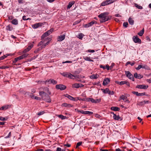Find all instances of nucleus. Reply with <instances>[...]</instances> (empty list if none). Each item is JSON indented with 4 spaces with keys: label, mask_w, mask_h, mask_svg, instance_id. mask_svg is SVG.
<instances>
[{
    "label": "nucleus",
    "mask_w": 151,
    "mask_h": 151,
    "mask_svg": "<svg viewBox=\"0 0 151 151\" xmlns=\"http://www.w3.org/2000/svg\"><path fill=\"white\" fill-rule=\"evenodd\" d=\"M12 27L10 25H9L6 27V29L7 30L10 31L12 30Z\"/></svg>",
    "instance_id": "72a5a7b5"
},
{
    "label": "nucleus",
    "mask_w": 151,
    "mask_h": 151,
    "mask_svg": "<svg viewBox=\"0 0 151 151\" xmlns=\"http://www.w3.org/2000/svg\"><path fill=\"white\" fill-rule=\"evenodd\" d=\"M10 107V106L9 105H4L1 107L0 108V110H3L4 109H6L9 108Z\"/></svg>",
    "instance_id": "6ab92c4d"
},
{
    "label": "nucleus",
    "mask_w": 151,
    "mask_h": 151,
    "mask_svg": "<svg viewBox=\"0 0 151 151\" xmlns=\"http://www.w3.org/2000/svg\"><path fill=\"white\" fill-rule=\"evenodd\" d=\"M125 74L127 76L129 79L133 81H134V78L133 75L129 71H125Z\"/></svg>",
    "instance_id": "20e7f679"
},
{
    "label": "nucleus",
    "mask_w": 151,
    "mask_h": 151,
    "mask_svg": "<svg viewBox=\"0 0 151 151\" xmlns=\"http://www.w3.org/2000/svg\"><path fill=\"white\" fill-rule=\"evenodd\" d=\"M115 83L117 84L122 85L125 84V81H121V82L116 81Z\"/></svg>",
    "instance_id": "473e14b6"
},
{
    "label": "nucleus",
    "mask_w": 151,
    "mask_h": 151,
    "mask_svg": "<svg viewBox=\"0 0 151 151\" xmlns=\"http://www.w3.org/2000/svg\"><path fill=\"white\" fill-rule=\"evenodd\" d=\"M97 23V22L96 21H92L87 24H84V27L86 28L88 27H91L94 23Z\"/></svg>",
    "instance_id": "ddd939ff"
},
{
    "label": "nucleus",
    "mask_w": 151,
    "mask_h": 151,
    "mask_svg": "<svg viewBox=\"0 0 151 151\" xmlns=\"http://www.w3.org/2000/svg\"><path fill=\"white\" fill-rule=\"evenodd\" d=\"M145 104V102H144V101H142L140 102H139L138 103V105L139 106H143Z\"/></svg>",
    "instance_id": "864d4df0"
},
{
    "label": "nucleus",
    "mask_w": 151,
    "mask_h": 151,
    "mask_svg": "<svg viewBox=\"0 0 151 151\" xmlns=\"http://www.w3.org/2000/svg\"><path fill=\"white\" fill-rule=\"evenodd\" d=\"M11 55L10 54H6V55H4L3 56H2L0 57V61L4 60L5 58L7 57L8 56Z\"/></svg>",
    "instance_id": "bb28decb"
},
{
    "label": "nucleus",
    "mask_w": 151,
    "mask_h": 151,
    "mask_svg": "<svg viewBox=\"0 0 151 151\" xmlns=\"http://www.w3.org/2000/svg\"><path fill=\"white\" fill-rule=\"evenodd\" d=\"M28 54L27 53L24 54L22 55L21 56H20V58H21V59H22L24 58H26L28 56Z\"/></svg>",
    "instance_id": "f704fd0d"
},
{
    "label": "nucleus",
    "mask_w": 151,
    "mask_h": 151,
    "mask_svg": "<svg viewBox=\"0 0 151 151\" xmlns=\"http://www.w3.org/2000/svg\"><path fill=\"white\" fill-rule=\"evenodd\" d=\"M84 36V35L81 33H80L78 35V38L80 39H81Z\"/></svg>",
    "instance_id": "4c0bfd02"
},
{
    "label": "nucleus",
    "mask_w": 151,
    "mask_h": 151,
    "mask_svg": "<svg viewBox=\"0 0 151 151\" xmlns=\"http://www.w3.org/2000/svg\"><path fill=\"white\" fill-rule=\"evenodd\" d=\"M49 44V42H47L46 43L43 44V45L41 46L43 48H45V47Z\"/></svg>",
    "instance_id": "13d9d810"
},
{
    "label": "nucleus",
    "mask_w": 151,
    "mask_h": 151,
    "mask_svg": "<svg viewBox=\"0 0 151 151\" xmlns=\"http://www.w3.org/2000/svg\"><path fill=\"white\" fill-rule=\"evenodd\" d=\"M57 83V81L53 79H51V84L52 83L54 85L56 84Z\"/></svg>",
    "instance_id": "c03bdc74"
},
{
    "label": "nucleus",
    "mask_w": 151,
    "mask_h": 151,
    "mask_svg": "<svg viewBox=\"0 0 151 151\" xmlns=\"http://www.w3.org/2000/svg\"><path fill=\"white\" fill-rule=\"evenodd\" d=\"M133 40L134 42L135 43H141V40L139 39L137 36H134L133 37Z\"/></svg>",
    "instance_id": "1a4fd4ad"
},
{
    "label": "nucleus",
    "mask_w": 151,
    "mask_h": 151,
    "mask_svg": "<svg viewBox=\"0 0 151 151\" xmlns=\"http://www.w3.org/2000/svg\"><path fill=\"white\" fill-rule=\"evenodd\" d=\"M113 118L116 120H119V119L120 118V117L119 115H117L116 114H114V115L113 116Z\"/></svg>",
    "instance_id": "c756f323"
},
{
    "label": "nucleus",
    "mask_w": 151,
    "mask_h": 151,
    "mask_svg": "<svg viewBox=\"0 0 151 151\" xmlns=\"http://www.w3.org/2000/svg\"><path fill=\"white\" fill-rule=\"evenodd\" d=\"M144 29L143 28L142 30H141L140 31V32H138L137 34L140 36H141L144 33Z\"/></svg>",
    "instance_id": "2f4dec72"
},
{
    "label": "nucleus",
    "mask_w": 151,
    "mask_h": 151,
    "mask_svg": "<svg viewBox=\"0 0 151 151\" xmlns=\"http://www.w3.org/2000/svg\"><path fill=\"white\" fill-rule=\"evenodd\" d=\"M120 99H122L125 102L127 101L128 103H129V101L128 100L127 98V97L125 96L122 95L120 97Z\"/></svg>",
    "instance_id": "2eb2a0df"
},
{
    "label": "nucleus",
    "mask_w": 151,
    "mask_h": 151,
    "mask_svg": "<svg viewBox=\"0 0 151 151\" xmlns=\"http://www.w3.org/2000/svg\"><path fill=\"white\" fill-rule=\"evenodd\" d=\"M91 101L92 103H97L101 101V99H94L92 98H89V102Z\"/></svg>",
    "instance_id": "9d476101"
},
{
    "label": "nucleus",
    "mask_w": 151,
    "mask_h": 151,
    "mask_svg": "<svg viewBox=\"0 0 151 151\" xmlns=\"http://www.w3.org/2000/svg\"><path fill=\"white\" fill-rule=\"evenodd\" d=\"M109 89L107 88L105 89L102 88L101 89V90L104 93H109Z\"/></svg>",
    "instance_id": "c85d7f7f"
},
{
    "label": "nucleus",
    "mask_w": 151,
    "mask_h": 151,
    "mask_svg": "<svg viewBox=\"0 0 151 151\" xmlns=\"http://www.w3.org/2000/svg\"><path fill=\"white\" fill-rule=\"evenodd\" d=\"M22 19L23 20H31V19L30 18H26V16H24L22 17Z\"/></svg>",
    "instance_id": "5fc2aeb1"
},
{
    "label": "nucleus",
    "mask_w": 151,
    "mask_h": 151,
    "mask_svg": "<svg viewBox=\"0 0 151 151\" xmlns=\"http://www.w3.org/2000/svg\"><path fill=\"white\" fill-rule=\"evenodd\" d=\"M108 3V5L113 3L115 0H107Z\"/></svg>",
    "instance_id": "6e6d98bb"
},
{
    "label": "nucleus",
    "mask_w": 151,
    "mask_h": 151,
    "mask_svg": "<svg viewBox=\"0 0 151 151\" xmlns=\"http://www.w3.org/2000/svg\"><path fill=\"white\" fill-rule=\"evenodd\" d=\"M45 42L47 41L49 42L50 43V41L51 40V37H47L45 38V39H44Z\"/></svg>",
    "instance_id": "49530a36"
},
{
    "label": "nucleus",
    "mask_w": 151,
    "mask_h": 151,
    "mask_svg": "<svg viewBox=\"0 0 151 151\" xmlns=\"http://www.w3.org/2000/svg\"><path fill=\"white\" fill-rule=\"evenodd\" d=\"M62 106H64L67 108H70L73 107V106L70 104H68L66 103H63L61 105Z\"/></svg>",
    "instance_id": "dca6fc26"
},
{
    "label": "nucleus",
    "mask_w": 151,
    "mask_h": 151,
    "mask_svg": "<svg viewBox=\"0 0 151 151\" xmlns=\"http://www.w3.org/2000/svg\"><path fill=\"white\" fill-rule=\"evenodd\" d=\"M134 5L138 9H143V7L142 6L139 5L135 3L134 4Z\"/></svg>",
    "instance_id": "79ce46f5"
},
{
    "label": "nucleus",
    "mask_w": 151,
    "mask_h": 151,
    "mask_svg": "<svg viewBox=\"0 0 151 151\" xmlns=\"http://www.w3.org/2000/svg\"><path fill=\"white\" fill-rule=\"evenodd\" d=\"M56 88L57 89H60L63 90L66 89V87L63 84L56 85L55 86Z\"/></svg>",
    "instance_id": "423d86ee"
},
{
    "label": "nucleus",
    "mask_w": 151,
    "mask_h": 151,
    "mask_svg": "<svg viewBox=\"0 0 151 151\" xmlns=\"http://www.w3.org/2000/svg\"><path fill=\"white\" fill-rule=\"evenodd\" d=\"M51 84V79L46 80L45 82V84Z\"/></svg>",
    "instance_id": "de8ad7c7"
},
{
    "label": "nucleus",
    "mask_w": 151,
    "mask_h": 151,
    "mask_svg": "<svg viewBox=\"0 0 151 151\" xmlns=\"http://www.w3.org/2000/svg\"><path fill=\"white\" fill-rule=\"evenodd\" d=\"M65 96L66 97L68 98L69 99H70L71 100L73 99V97L68 94H66V95H65Z\"/></svg>",
    "instance_id": "e433bc0d"
},
{
    "label": "nucleus",
    "mask_w": 151,
    "mask_h": 151,
    "mask_svg": "<svg viewBox=\"0 0 151 151\" xmlns=\"http://www.w3.org/2000/svg\"><path fill=\"white\" fill-rule=\"evenodd\" d=\"M40 41L38 45V46H42L43 45V43L45 42L44 40V39Z\"/></svg>",
    "instance_id": "58836bf2"
},
{
    "label": "nucleus",
    "mask_w": 151,
    "mask_h": 151,
    "mask_svg": "<svg viewBox=\"0 0 151 151\" xmlns=\"http://www.w3.org/2000/svg\"><path fill=\"white\" fill-rule=\"evenodd\" d=\"M14 25H17L18 24V21L17 19H13L11 22Z\"/></svg>",
    "instance_id": "393cba45"
},
{
    "label": "nucleus",
    "mask_w": 151,
    "mask_h": 151,
    "mask_svg": "<svg viewBox=\"0 0 151 151\" xmlns=\"http://www.w3.org/2000/svg\"><path fill=\"white\" fill-rule=\"evenodd\" d=\"M11 132H9L8 135L5 137H4V138L5 139H7V138H9V137H10L11 136Z\"/></svg>",
    "instance_id": "338daca9"
},
{
    "label": "nucleus",
    "mask_w": 151,
    "mask_h": 151,
    "mask_svg": "<svg viewBox=\"0 0 151 151\" xmlns=\"http://www.w3.org/2000/svg\"><path fill=\"white\" fill-rule=\"evenodd\" d=\"M132 93L136 95V96H139V93L138 92L133 91L132 92Z\"/></svg>",
    "instance_id": "052dcab7"
},
{
    "label": "nucleus",
    "mask_w": 151,
    "mask_h": 151,
    "mask_svg": "<svg viewBox=\"0 0 151 151\" xmlns=\"http://www.w3.org/2000/svg\"><path fill=\"white\" fill-rule=\"evenodd\" d=\"M33 45H31L28 46V47L26 48V50H27V51H29L33 47Z\"/></svg>",
    "instance_id": "3c124183"
},
{
    "label": "nucleus",
    "mask_w": 151,
    "mask_h": 151,
    "mask_svg": "<svg viewBox=\"0 0 151 151\" xmlns=\"http://www.w3.org/2000/svg\"><path fill=\"white\" fill-rule=\"evenodd\" d=\"M39 95L41 97L42 99L45 101L47 102L50 103L51 101L50 97L43 91L39 92Z\"/></svg>",
    "instance_id": "f257e3e1"
},
{
    "label": "nucleus",
    "mask_w": 151,
    "mask_h": 151,
    "mask_svg": "<svg viewBox=\"0 0 151 151\" xmlns=\"http://www.w3.org/2000/svg\"><path fill=\"white\" fill-rule=\"evenodd\" d=\"M109 78H107L104 79L103 81V84L104 86L107 85L110 82Z\"/></svg>",
    "instance_id": "4468645a"
},
{
    "label": "nucleus",
    "mask_w": 151,
    "mask_h": 151,
    "mask_svg": "<svg viewBox=\"0 0 151 151\" xmlns=\"http://www.w3.org/2000/svg\"><path fill=\"white\" fill-rule=\"evenodd\" d=\"M57 116L62 120L65 119H67L68 118V117H67L65 116H64L62 114L58 115H57Z\"/></svg>",
    "instance_id": "aec40b11"
},
{
    "label": "nucleus",
    "mask_w": 151,
    "mask_h": 151,
    "mask_svg": "<svg viewBox=\"0 0 151 151\" xmlns=\"http://www.w3.org/2000/svg\"><path fill=\"white\" fill-rule=\"evenodd\" d=\"M65 149H63L62 150L60 147H57L56 151H65Z\"/></svg>",
    "instance_id": "4d7b16f0"
},
{
    "label": "nucleus",
    "mask_w": 151,
    "mask_h": 151,
    "mask_svg": "<svg viewBox=\"0 0 151 151\" xmlns=\"http://www.w3.org/2000/svg\"><path fill=\"white\" fill-rule=\"evenodd\" d=\"M62 74L63 76L64 77L69 78L71 79H74L73 77H77V76H75L73 75H72L70 73L67 72H63Z\"/></svg>",
    "instance_id": "f03ea898"
},
{
    "label": "nucleus",
    "mask_w": 151,
    "mask_h": 151,
    "mask_svg": "<svg viewBox=\"0 0 151 151\" xmlns=\"http://www.w3.org/2000/svg\"><path fill=\"white\" fill-rule=\"evenodd\" d=\"M82 142L81 141V142H78L77 143V144H76V148H78V147H79V146H81L82 145Z\"/></svg>",
    "instance_id": "a18cd8bd"
},
{
    "label": "nucleus",
    "mask_w": 151,
    "mask_h": 151,
    "mask_svg": "<svg viewBox=\"0 0 151 151\" xmlns=\"http://www.w3.org/2000/svg\"><path fill=\"white\" fill-rule=\"evenodd\" d=\"M128 22L130 24L133 25L134 24V21L132 18L129 17L128 19Z\"/></svg>",
    "instance_id": "a878e982"
},
{
    "label": "nucleus",
    "mask_w": 151,
    "mask_h": 151,
    "mask_svg": "<svg viewBox=\"0 0 151 151\" xmlns=\"http://www.w3.org/2000/svg\"><path fill=\"white\" fill-rule=\"evenodd\" d=\"M43 48V47H42V46H41L40 47H39L38 49H36L35 50L34 52L35 53H37L38 52V51L41 50H42Z\"/></svg>",
    "instance_id": "a19ab883"
},
{
    "label": "nucleus",
    "mask_w": 151,
    "mask_h": 151,
    "mask_svg": "<svg viewBox=\"0 0 151 151\" xmlns=\"http://www.w3.org/2000/svg\"><path fill=\"white\" fill-rule=\"evenodd\" d=\"M43 24L42 22H38L32 25V27L34 29H37L42 26Z\"/></svg>",
    "instance_id": "6e6552de"
},
{
    "label": "nucleus",
    "mask_w": 151,
    "mask_h": 151,
    "mask_svg": "<svg viewBox=\"0 0 151 151\" xmlns=\"http://www.w3.org/2000/svg\"><path fill=\"white\" fill-rule=\"evenodd\" d=\"M83 59L86 61H88L90 62H93V60L91 59L90 57L87 56L83 57Z\"/></svg>",
    "instance_id": "4be33fe9"
},
{
    "label": "nucleus",
    "mask_w": 151,
    "mask_h": 151,
    "mask_svg": "<svg viewBox=\"0 0 151 151\" xmlns=\"http://www.w3.org/2000/svg\"><path fill=\"white\" fill-rule=\"evenodd\" d=\"M7 119V117H3L2 116H0V120L2 121H6Z\"/></svg>",
    "instance_id": "37998d69"
},
{
    "label": "nucleus",
    "mask_w": 151,
    "mask_h": 151,
    "mask_svg": "<svg viewBox=\"0 0 151 151\" xmlns=\"http://www.w3.org/2000/svg\"><path fill=\"white\" fill-rule=\"evenodd\" d=\"M75 2L74 1H72L71 2H69L67 6V9H68L71 8L73 5L75 4Z\"/></svg>",
    "instance_id": "a211bd4d"
},
{
    "label": "nucleus",
    "mask_w": 151,
    "mask_h": 151,
    "mask_svg": "<svg viewBox=\"0 0 151 151\" xmlns=\"http://www.w3.org/2000/svg\"><path fill=\"white\" fill-rule=\"evenodd\" d=\"M78 112L81 113L82 114H88L89 115H92L93 114V112L88 111H84L83 110H78Z\"/></svg>",
    "instance_id": "0eeeda50"
},
{
    "label": "nucleus",
    "mask_w": 151,
    "mask_h": 151,
    "mask_svg": "<svg viewBox=\"0 0 151 151\" xmlns=\"http://www.w3.org/2000/svg\"><path fill=\"white\" fill-rule=\"evenodd\" d=\"M144 95H146L147 96V95H145V92L142 93H139V96H142Z\"/></svg>",
    "instance_id": "e2e57ef3"
},
{
    "label": "nucleus",
    "mask_w": 151,
    "mask_h": 151,
    "mask_svg": "<svg viewBox=\"0 0 151 151\" xmlns=\"http://www.w3.org/2000/svg\"><path fill=\"white\" fill-rule=\"evenodd\" d=\"M33 45H31L28 46V47L26 48V50H27V51H29L33 47Z\"/></svg>",
    "instance_id": "603ef678"
},
{
    "label": "nucleus",
    "mask_w": 151,
    "mask_h": 151,
    "mask_svg": "<svg viewBox=\"0 0 151 151\" xmlns=\"http://www.w3.org/2000/svg\"><path fill=\"white\" fill-rule=\"evenodd\" d=\"M109 14V13L108 12H106L101 13L98 15V17L101 19H104L106 17V16L108 15Z\"/></svg>",
    "instance_id": "39448f33"
},
{
    "label": "nucleus",
    "mask_w": 151,
    "mask_h": 151,
    "mask_svg": "<svg viewBox=\"0 0 151 151\" xmlns=\"http://www.w3.org/2000/svg\"><path fill=\"white\" fill-rule=\"evenodd\" d=\"M108 5V3L107 1L106 0L103 1L101 3L100 6H104Z\"/></svg>",
    "instance_id": "cd10ccee"
},
{
    "label": "nucleus",
    "mask_w": 151,
    "mask_h": 151,
    "mask_svg": "<svg viewBox=\"0 0 151 151\" xmlns=\"http://www.w3.org/2000/svg\"><path fill=\"white\" fill-rule=\"evenodd\" d=\"M143 76L142 75L140 74H139L137 76V78L139 79H140L143 77Z\"/></svg>",
    "instance_id": "0e129e2a"
},
{
    "label": "nucleus",
    "mask_w": 151,
    "mask_h": 151,
    "mask_svg": "<svg viewBox=\"0 0 151 151\" xmlns=\"http://www.w3.org/2000/svg\"><path fill=\"white\" fill-rule=\"evenodd\" d=\"M128 25V23L127 22H124L123 24V26L125 27H127Z\"/></svg>",
    "instance_id": "bf43d9fd"
},
{
    "label": "nucleus",
    "mask_w": 151,
    "mask_h": 151,
    "mask_svg": "<svg viewBox=\"0 0 151 151\" xmlns=\"http://www.w3.org/2000/svg\"><path fill=\"white\" fill-rule=\"evenodd\" d=\"M33 45H31L28 46V47L26 48V50H27V51H29L33 47Z\"/></svg>",
    "instance_id": "8fccbe9b"
},
{
    "label": "nucleus",
    "mask_w": 151,
    "mask_h": 151,
    "mask_svg": "<svg viewBox=\"0 0 151 151\" xmlns=\"http://www.w3.org/2000/svg\"><path fill=\"white\" fill-rule=\"evenodd\" d=\"M33 45H31L28 46V47L26 48V50H27V51H29L33 47Z\"/></svg>",
    "instance_id": "09e8293b"
},
{
    "label": "nucleus",
    "mask_w": 151,
    "mask_h": 151,
    "mask_svg": "<svg viewBox=\"0 0 151 151\" xmlns=\"http://www.w3.org/2000/svg\"><path fill=\"white\" fill-rule=\"evenodd\" d=\"M114 93V91H111L109 90V93H108L111 95H113Z\"/></svg>",
    "instance_id": "69168bd1"
},
{
    "label": "nucleus",
    "mask_w": 151,
    "mask_h": 151,
    "mask_svg": "<svg viewBox=\"0 0 151 151\" xmlns=\"http://www.w3.org/2000/svg\"><path fill=\"white\" fill-rule=\"evenodd\" d=\"M111 16H106L105 18L104 19L100 20V22L102 23L105 22L111 19Z\"/></svg>",
    "instance_id": "f8f14e48"
},
{
    "label": "nucleus",
    "mask_w": 151,
    "mask_h": 151,
    "mask_svg": "<svg viewBox=\"0 0 151 151\" xmlns=\"http://www.w3.org/2000/svg\"><path fill=\"white\" fill-rule=\"evenodd\" d=\"M65 38V35H62L60 36H58V40L59 41H61L63 40Z\"/></svg>",
    "instance_id": "f3484780"
},
{
    "label": "nucleus",
    "mask_w": 151,
    "mask_h": 151,
    "mask_svg": "<svg viewBox=\"0 0 151 151\" xmlns=\"http://www.w3.org/2000/svg\"><path fill=\"white\" fill-rule=\"evenodd\" d=\"M142 65H139L138 66L135 68L137 70H139L140 68H142Z\"/></svg>",
    "instance_id": "774afa93"
},
{
    "label": "nucleus",
    "mask_w": 151,
    "mask_h": 151,
    "mask_svg": "<svg viewBox=\"0 0 151 151\" xmlns=\"http://www.w3.org/2000/svg\"><path fill=\"white\" fill-rule=\"evenodd\" d=\"M20 56L14 58V60L13 61V63H16L18 60H20L22 59L20 58Z\"/></svg>",
    "instance_id": "7c9ffc66"
},
{
    "label": "nucleus",
    "mask_w": 151,
    "mask_h": 151,
    "mask_svg": "<svg viewBox=\"0 0 151 151\" xmlns=\"http://www.w3.org/2000/svg\"><path fill=\"white\" fill-rule=\"evenodd\" d=\"M134 64V62L133 61V62H131L130 61L127 62L126 63V65L127 66L129 64H130L131 66L133 65Z\"/></svg>",
    "instance_id": "c9c22d12"
},
{
    "label": "nucleus",
    "mask_w": 151,
    "mask_h": 151,
    "mask_svg": "<svg viewBox=\"0 0 151 151\" xmlns=\"http://www.w3.org/2000/svg\"><path fill=\"white\" fill-rule=\"evenodd\" d=\"M148 87L147 85H137L136 88L139 89H146Z\"/></svg>",
    "instance_id": "9b49d317"
},
{
    "label": "nucleus",
    "mask_w": 151,
    "mask_h": 151,
    "mask_svg": "<svg viewBox=\"0 0 151 151\" xmlns=\"http://www.w3.org/2000/svg\"><path fill=\"white\" fill-rule=\"evenodd\" d=\"M111 109L114 111H117L119 110L120 108L117 107L112 106L111 107Z\"/></svg>",
    "instance_id": "5701e85b"
},
{
    "label": "nucleus",
    "mask_w": 151,
    "mask_h": 151,
    "mask_svg": "<svg viewBox=\"0 0 151 151\" xmlns=\"http://www.w3.org/2000/svg\"><path fill=\"white\" fill-rule=\"evenodd\" d=\"M9 68V67L8 66H2L0 67V69H5L6 68Z\"/></svg>",
    "instance_id": "680f3d73"
},
{
    "label": "nucleus",
    "mask_w": 151,
    "mask_h": 151,
    "mask_svg": "<svg viewBox=\"0 0 151 151\" xmlns=\"http://www.w3.org/2000/svg\"><path fill=\"white\" fill-rule=\"evenodd\" d=\"M77 100H79L80 101H86L88 102H89V98H83V99H81V98H79V97H77Z\"/></svg>",
    "instance_id": "412c9836"
},
{
    "label": "nucleus",
    "mask_w": 151,
    "mask_h": 151,
    "mask_svg": "<svg viewBox=\"0 0 151 151\" xmlns=\"http://www.w3.org/2000/svg\"><path fill=\"white\" fill-rule=\"evenodd\" d=\"M79 83H75L72 85V87L73 88H78Z\"/></svg>",
    "instance_id": "ea45409f"
},
{
    "label": "nucleus",
    "mask_w": 151,
    "mask_h": 151,
    "mask_svg": "<svg viewBox=\"0 0 151 151\" xmlns=\"http://www.w3.org/2000/svg\"><path fill=\"white\" fill-rule=\"evenodd\" d=\"M99 75L97 74H93L90 76V78L91 79H96L98 78Z\"/></svg>",
    "instance_id": "b1692460"
},
{
    "label": "nucleus",
    "mask_w": 151,
    "mask_h": 151,
    "mask_svg": "<svg viewBox=\"0 0 151 151\" xmlns=\"http://www.w3.org/2000/svg\"><path fill=\"white\" fill-rule=\"evenodd\" d=\"M54 29H51L49 30H48L47 32H45L44 33L41 37V39L42 40L44 39L46 37L48 36H49L50 34H51L52 32L53 31Z\"/></svg>",
    "instance_id": "7ed1b4c3"
}]
</instances>
